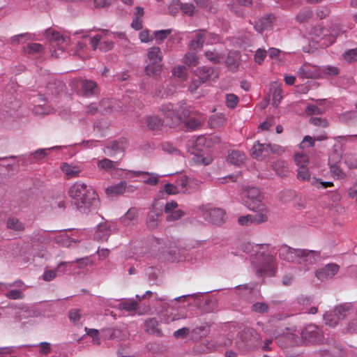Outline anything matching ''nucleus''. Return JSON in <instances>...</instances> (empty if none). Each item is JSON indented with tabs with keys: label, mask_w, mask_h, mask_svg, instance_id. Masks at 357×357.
<instances>
[{
	"label": "nucleus",
	"mask_w": 357,
	"mask_h": 357,
	"mask_svg": "<svg viewBox=\"0 0 357 357\" xmlns=\"http://www.w3.org/2000/svg\"><path fill=\"white\" fill-rule=\"evenodd\" d=\"M68 195L76 208L83 213H89L98 202V195L95 190L81 181L75 182L69 188Z\"/></svg>",
	"instance_id": "nucleus-1"
},
{
	"label": "nucleus",
	"mask_w": 357,
	"mask_h": 357,
	"mask_svg": "<svg viewBox=\"0 0 357 357\" xmlns=\"http://www.w3.org/2000/svg\"><path fill=\"white\" fill-rule=\"evenodd\" d=\"M281 259L299 264H313L320 259L319 252L305 249H294L283 245L278 250Z\"/></svg>",
	"instance_id": "nucleus-2"
},
{
	"label": "nucleus",
	"mask_w": 357,
	"mask_h": 357,
	"mask_svg": "<svg viewBox=\"0 0 357 357\" xmlns=\"http://www.w3.org/2000/svg\"><path fill=\"white\" fill-rule=\"evenodd\" d=\"M263 194L256 187L248 188L244 190L242 196L243 204L250 210L259 213H268L266 206L262 202Z\"/></svg>",
	"instance_id": "nucleus-3"
},
{
	"label": "nucleus",
	"mask_w": 357,
	"mask_h": 357,
	"mask_svg": "<svg viewBox=\"0 0 357 357\" xmlns=\"http://www.w3.org/2000/svg\"><path fill=\"white\" fill-rule=\"evenodd\" d=\"M146 57L149 63L144 68L146 75L153 76L160 74L162 69L161 62L163 59V55L159 47L153 46L148 49Z\"/></svg>",
	"instance_id": "nucleus-4"
},
{
	"label": "nucleus",
	"mask_w": 357,
	"mask_h": 357,
	"mask_svg": "<svg viewBox=\"0 0 357 357\" xmlns=\"http://www.w3.org/2000/svg\"><path fill=\"white\" fill-rule=\"evenodd\" d=\"M351 314V304L344 303L336 306L333 310L324 314V320L326 325L334 327L338 322L348 317Z\"/></svg>",
	"instance_id": "nucleus-5"
},
{
	"label": "nucleus",
	"mask_w": 357,
	"mask_h": 357,
	"mask_svg": "<svg viewBox=\"0 0 357 357\" xmlns=\"http://www.w3.org/2000/svg\"><path fill=\"white\" fill-rule=\"evenodd\" d=\"M160 111L164 115L165 119L164 121H165L166 124L170 127H175L178 126L182 121V117L180 114L181 111L175 107L171 103H167L162 105ZM182 114H185L184 112H181Z\"/></svg>",
	"instance_id": "nucleus-6"
},
{
	"label": "nucleus",
	"mask_w": 357,
	"mask_h": 357,
	"mask_svg": "<svg viewBox=\"0 0 357 357\" xmlns=\"http://www.w3.org/2000/svg\"><path fill=\"white\" fill-rule=\"evenodd\" d=\"M297 75L303 79H317L321 77V70L317 66L305 63L298 70Z\"/></svg>",
	"instance_id": "nucleus-7"
},
{
	"label": "nucleus",
	"mask_w": 357,
	"mask_h": 357,
	"mask_svg": "<svg viewBox=\"0 0 357 357\" xmlns=\"http://www.w3.org/2000/svg\"><path fill=\"white\" fill-rule=\"evenodd\" d=\"M303 339L310 343H319L321 341L322 333L315 325H308L302 331Z\"/></svg>",
	"instance_id": "nucleus-8"
},
{
	"label": "nucleus",
	"mask_w": 357,
	"mask_h": 357,
	"mask_svg": "<svg viewBox=\"0 0 357 357\" xmlns=\"http://www.w3.org/2000/svg\"><path fill=\"white\" fill-rule=\"evenodd\" d=\"M51 35L50 37V43L52 47L55 48L58 47V50H55L52 55L55 56L56 57L59 56V53L57 51L62 52L65 46L68 45V39L61 34L59 32L56 31H50Z\"/></svg>",
	"instance_id": "nucleus-9"
},
{
	"label": "nucleus",
	"mask_w": 357,
	"mask_h": 357,
	"mask_svg": "<svg viewBox=\"0 0 357 357\" xmlns=\"http://www.w3.org/2000/svg\"><path fill=\"white\" fill-rule=\"evenodd\" d=\"M195 73L202 83L210 81L215 82L219 77V73L215 68L207 66L197 68Z\"/></svg>",
	"instance_id": "nucleus-10"
},
{
	"label": "nucleus",
	"mask_w": 357,
	"mask_h": 357,
	"mask_svg": "<svg viewBox=\"0 0 357 357\" xmlns=\"http://www.w3.org/2000/svg\"><path fill=\"white\" fill-rule=\"evenodd\" d=\"M340 155L336 152L331 154L328 158L330 172L333 178L338 179L343 178L345 176V174L337 165L340 160Z\"/></svg>",
	"instance_id": "nucleus-11"
},
{
	"label": "nucleus",
	"mask_w": 357,
	"mask_h": 357,
	"mask_svg": "<svg viewBox=\"0 0 357 357\" xmlns=\"http://www.w3.org/2000/svg\"><path fill=\"white\" fill-rule=\"evenodd\" d=\"M275 271L274 257L272 255H266L264 257L263 261L261 263L257 273L261 276H272Z\"/></svg>",
	"instance_id": "nucleus-12"
},
{
	"label": "nucleus",
	"mask_w": 357,
	"mask_h": 357,
	"mask_svg": "<svg viewBox=\"0 0 357 357\" xmlns=\"http://www.w3.org/2000/svg\"><path fill=\"white\" fill-rule=\"evenodd\" d=\"M61 169L66 179H72L79 177L83 168L79 165L63 162L61 165Z\"/></svg>",
	"instance_id": "nucleus-13"
},
{
	"label": "nucleus",
	"mask_w": 357,
	"mask_h": 357,
	"mask_svg": "<svg viewBox=\"0 0 357 357\" xmlns=\"http://www.w3.org/2000/svg\"><path fill=\"white\" fill-rule=\"evenodd\" d=\"M99 112L102 114H109L118 112L121 109L119 100L114 99H103L99 104Z\"/></svg>",
	"instance_id": "nucleus-14"
},
{
	"label": "nucleus",
	"mask_w": 357,
	"mask_h": 357,
	"mask_svg": "<svg viewBox=\"0 0 357 357\" xmlns=\"http://www.w3.org/2000/svg\"><path fill=\"white\" fill-rule=\"evenodd\" d=\"M128 147V142L125 138H121L112 142L105 150V153L109 156H113L117 153H123Z\"/></svg>",
	"instance_id": "nucleus-15"
},
{
	"label": "nucleus",
	"mask_w": 357,
	"mask_h": 357,
	"mask_svg": "<svg viewBox=\"0 0 357 357\" xmlns=\"http://www.w3.org/2000/svg\"><path fill=\"white\" fill-rule=\"evenodd\" d=\"M339 271V266L335 264H328L316 271V277L321 280L332 278Z\"/></svg>",
	"instance_id": "nucleus-16"
},
{
	"label": "nucleus",
	"mask_w": 357,
	"mask_h": 357,
	"mask_svg": "<svg viewBox=\"0 0 357 357\" xmlns=\"http://www.w3.org/2000/svg\"><path fill=\"white\" fill-rule=\"evenodd\" d=\"M102 36L101 35H96L91 38L90 45L93 50H96L98 47L100 51L107 52L114 47V44L112 41L102 40Z\"/></svg>",
	"instance_id": "nucleus-17"
},
{
	"label": "nucleus",
	"mask_w": 357,
	"mask_h": 357,
	"mask_svg": "<svg viewBox=\"0 0 357 357\" xmlns=\"http://www.w3.org/2000/svg\"><path fill=\"white\" fill-rule=\"evenodd\" d=\"M135 188L132 185L127 186L126 181H120L117 184L107 187L105 189V192L107 195H123L126 190L128 192H134Z\"/></svg>",
	"instance_id": "nucleus-18"
},
{
	"label": "nucleus",
	"mask_w": 357,
	"mask_h": 357,
	"mask_svg": "<svg viewBox=\"0 0 357 357\" xmlns=\"http://www.w3.org/2000/svg\"><path fill=\"white\" fill-rule=\"evenodd\" d=\"M268 215L265 213H258L255 215H248L241 216L238 219V222L241 225H248L250 223L259 224L266 222Z\"/></svg>",
	"instance_id": "nucleus-19"
},
{
	"label": "nucleus",
	"mask_w": 357,
	"mask_h": 357,
	"mask_svg": "<svg viewBox=\"0 0 357 357\" xmlns=\"http://www.w3.org/2000/svg\"><path fill=\"white\" fill-rule=\"evenodd\" d=\"M275 16L269 14L260 18L255 24V29L257 32L261 33L264 31L271 29Z\"/></svg>",
	"instance_id": "nucleus-20"
},
{
	"label": "nucleus",
	"mask_w": 357,
	"mask_h": 357,
	"mask_svg": "<svg viewBox=\"0 0 357 357\" xmlns=\"http://www.w3.org/2000/svg\"><path fill=\"white\" fill-rule=\"evenodd\" d=\"M205 215V218L214 225H220L225 220V213L221 208L211 209Z\"/></svg>",
	"instance_id": "nucleus-21"
},
{
	"label": "nucleus",
	"mask_w": 357,
	"mask_h": 357,
	"mask_svg": "<svg viewBox=\"0 0 357 357\" xmlns=\"http://www.w3.org/2000/svg\"><path fill=\"white\" fill-rule=\"evenodd\" d=\"M206 31L205 30L202 29L197 31L189 44L190 48L195 51L201 50L206 40Z\"/></svg>",
	"instance_id": "nucleus-22"
},
{
	"label": "nucleus",
	"mask_w": 357,
	"mask_h": 357,
	"mask_svg": "<svg viewBox=\"0 0 357 357\" xmlns=\"http://www.w3.org/2000/svg\"><path fill=\"white\" fill-rule=\"evenodd\" d=\"M128 172L132 174L133 176H142V181L146 184L155 185L158 183V176L155 174L146 172L130 170H128Z\"/></svg>",
	"instance_id": "nucleus-23"
},
{
	"label": "nucleus",
	"mask_w": 357,
	"mask_h": 357,
	"mask_svg": "<svg viewBox=\"0 0 357 357\" xmlns=\"http://www.w3.org/2000/svg\"><path fill=\"white\" fill-rule=\"evenodd\" d=\"M164 121L155 115H149L145 117L144 123L148 130L158 131L161 130Z\"/></svg>",
	"instance_id": "nucleus-24"
},
{
	"label": "nucleus",
	"mask_w": 357,
	"mask_h": 357,
	"mask_svg": "<svg viewBox=\"0 0 357 357\" xmlns=\"http://www.w3.org/2000/svg\"><path fill=\"white\" fill-rule=\"evenodd\" d=\"M245 155L238 150H232L229 152L227 161L236 166H240L245 160Z\"/></svg>",
	"instance_id": "nucleus-25"
},
{
	"label": "nucleus",
	"mask_w": 357,
	"mask_h": 357,
	"mask_svg": "<svg viewBox=\"0 0 357 357\" xmlns=\"http://www.w3.org/2000/svg\"><path fill=\"white\" fill-rule=\"evenodd\" d=\"M268 154V146L266 144H261L257 142L252 146L251 155L256 159H262Z\"/></svg>",
	"instance_id": "nucleus-26"
},
{
	"label": "nucleus",
	"mask_w": 357,
	"mask_h": 357,
	"mask_svg": "<svg viewBox=\"0 0 357 357\" xmlns=\"http://www.w3.org/2000/svg\"><path fill=\"white\" fill-rule=\"evenodd\" d=\"M69 264H70V262L61 261L58 264L55 270H45L43 275V280L47 282L52 281L56 277L57 272L65 273L66 270L64 266Z\"/></svg>",
	"instance_id": "nucleus-27"
},
{
	"label": "nucleus",
	"mask_w": 357,
	"mask_h": 357,
	"mask_svg": "<svg viewBox=\"0 0 357 357\" xmlns=\"http://www.w3.org/2000/svg\"><path fill=\"white\" fill-rule=\"evenodd\" d=\"M206 58L213 63H219L224 59V54L215 48L209 49L204 53Z\"/></svg>",
	"instance_id": "nucleus-28"
},
{
	"label": "nucleus",
	"mask_w": 357,
	"mask_h": 357,
	"mask_svg": "<svg viewBox=\"0 0 357 357\" xmlns=\"http://www.w3.org/2000/svg\"><path fill=\"white\" fill-rule=\"evenodd\" d=\"M273 169L280 177H286L289 174L287 164L284 160H278L272 165Z\"/></svg>",
	"instance_id": "nucleus-29"
},
{
	"label": "nucleus",
	"mask_w": 357,
	"mask_h": 357,
	"mask_svg": "<svg viewBox=\"0 0 357 357\" xmlns=\"http://www.w3.org/2000/svg\"><path fill=\"white\" fill-rule=\"evenodd\" d=\"M349 320L347 322V332L357 333V309L354 311L351 305V314H348Z\"/></svg>",
	"instance_id": "nucleus-30"
},
{
	"label": "nucleus",
	"mask_w": 357,
	"mask_h": 357,
	"mask_svg": "<svg viewBox=\"0 0 357 357\" xmlns=\"http://www.w3.org/2000/svg\"><path fill=\"white\" fill-rule=\"evenodd\" d=\"M137 209L135 208H131L123 217H121V221L124 225L133 224L137 221Z\"/></svg>",
	"instance_id": "nucleus-31"
},
{
	"label": "nucleus",
	"mask_w": 357,
	"mask_h": 357,
	"mask_svg": "<svg viewBox=\"0 0 357 357\" xmlns=\"http://www.w3.org/2000/svg\"><path fill=\"white\" fill-rule=\"evenodd\" d=\"M6 227L8 229L14 230L15 231H22L24 230V225L20 221L19 219L15 217L8 218L6 221Z\"/></svg>",
	"instance_id": "nucleus-32"
},
{
	"label": "nucleus",
	"mask_w": 357,
	"mask_h": 357,
	"mask_svg": "<svg viewBox=\"0 0 357 357\" xmlns=\"http://www.w3.org/2000/svg\"><path fill=\"white\" fill-rule=\"evenodd\" d=\"M203 121L204 118L202 116L190 117L186 121L185 126L188 130H195L202 126Z\"/></svg>",
	"instance_id": "nucleus-33"
},
{
	"label": "nucleus",
	"mask_w": 357,
	"mask_h": 357,
	"mask_svg": "<svg viewBox=\"0 0 357 357\" xmlns=\"http://www.w3.org/2000/svg\"><path fill=\"white\" fill-rule=\"evenodd\" d=\"M139 307L138 303L134 300H126L119 303V308L128 312H136Z\"/></svg>",
	"instance_id": "nucleus-34"
},
{
	"label": "nucleus",
	"mask_w": 357,
	"mask_h": 357,
	"mask_svg": "<svg viewBox=\"0 0 357 357\" xmlns=\"http://www.w3.org/2000/svg\"><path fill=\"white\" fill-rule=\"evenodd\" d=\"M161 214L160 212L155 210H151L148 214L146 225L151 229L157 227L158 225V217Z\"/></svg>",
	"instance_id": "nucleus-35"
},
{
	"label": "nucleus",
	"mask_w": 357,
	"mask_h": 357,
	"mask_svg": "<svg viewBox=\"0 0 357 357\" xmlns=\"http://www.w3.org/2000/svg\"><path fill=\"white\" fill-rule=\"evenodd\" d=\"M146 331L151 334H159L158 322L155 318L148 319L145 321Z\"/></svg>",
	"instance_id": "nucleus-36"
},
{
	"label": "nucleus",
	"mask_w": 357,
	"mask_h": 357,
	"mask_svg": "<svg viewBox=\"0 0 357 357\" xmlns=\"http://www.w3.org/2000/svg\"><path fill=\"white\" fill-rule=\"evenodd\" d=\"M116 163L108 158H103L97 162L98 168L100 170H103L105 172H109L114 169H115Z\"/></svg>",
	"instance_id": "nucleus-37"
},
{
	"label": "nucleus",
	"mask_w": 357,
	"mask_h": 357,
	"mask_svg": "<svg viewBox=\"0 0 357 357\" xmlns=\"http://www.w3.org/2000/svg\"><path fill=\"white\" fill-rule=\"evenodd\" d=\"M82 87L84 95L89 96L96 93L97 84L92 80H85L82 82Z\"/></svg>",
	"instance_id": "nucleus-38"
},
{
	"label": "nucleus",
	"mask_w": 357,
	"mask_h": 357,
	"mask_svg": "<svg viewBox=\"0 0 357 357\" xmlns=\"http://www.w3.org/2000/svg\"><path fill=\"white\" fill-rule=\"evenodd\" d=\"M43 50V47L39 43H29L24 47V52L28 54H35Z\"/></svg>",
	"instance_id": "nucleus-39"
},
{
	"label": "nucleus",
	"mask_w": 357,
	"mask_h": 357,
	"mask_svg": "<svg viewBox=\"0 0 357 357\" xmlns=\"http://www.w3.org/2000/svg\"><path fill=\"white\" fill-rule=\"evenodd\" d=\"M294 161L298 167L301 166L307 167L309 163V158L305 153H296L294 154Z\"/></svg>",
	"instance_id": "nucleus-40"
},
{
	"label": "nucleus",
	"mask_w": 357,
	"mask_h": 357,
	"mask_svg": "<svg viewBox=\"0 0 357 357\" xmlns=\"http://www.w3.org/2000/svg\"><path fill=\"white\" fill-rule=\"evenodd\" d=\"M225 118L224 114H218L213 116L209 120V124L211 128H218L225 123Z\"/></svg>",
	"instance_id": "nucleus-41"
},
{
	"label": "nucleus",
	"mask_w": 357,
	"mask_h": 357,
	"mask_svg": "<svg viewBox=\"0 0 357 357\" xmlns=\"http://www.w3.org/2000/svg\"><path fill=\"white\" fill-rule=\"evenodd\" d=\"M238 101V97L234 93H227L225 96V105L229 109H234Z\"/></svg>",
	"instance_id": "nucleus-42"
},
{
	"label": "nucleus",
	"mask_w": 357,
	"mask_h": 357,
	"mask_svg": "<svg viewBox=\"0 0 357 357\" xmlns=\"http://www.w3.org/2000/svg\"><path fill=\"white\" fill-rule=\"evenodd\" d=\"M312 17V11L308 8L301 10L296 15V20L300 23L307 22Z\"/></svg>",
	"instance_id": "nucleus-43"
},
{
	"label": "nucleus",
	"mask_w": 357,
	"mask_h": 357,
	"mask_svg": "<svg viewBox=\"0 0 357 357\" xmlns=\"http://www.w3.org/2000/svg\"><path fill=\"white\" fill-rule=\"evenodd\" d=\"M183 62L188 66H195L199 63V59L195 53L188 52L183 57Z\"/></svg>",
	"instance_id": "nucleus-44"
},
{
	"label": "nucleus",
	"mask_w": 357,
	"mask_h": 357,
	"mask_svg": "<svg viewBox=\"0 0 357 357\" xmlns=\"http://www.w3.org/2000/svg\"><path fill=\"white\" fill-rule=\"evenodd\" d=\"M54 241L63 247H69L72 241L69 236L66 234H59L54 237Z\"/></svg>",
	"instance_id": "nucleus-45"
},
{
	"label": "nucleus",
	"mask_w": 357,
	"mask_h": 357,
	"mask_svg": "<svg viewBox=\"0 0 357 357\" xmlns=\"http://www.w3.org/2000/svg\"><path fill=\"white\" fill-rule=\"evenodd\" d=\"M172 75L174 77L180 78L181 80H185L188 76V71L185 66H178L172 69Z\"/></svg>",
	"instance_id": "nucleus-46"
},
{
	"label": "nucleus",
	"mask_w": 357,
	"mask_h": 357,
	"mask_svg": "<svg viewBox=\"0 0 357 357\" xmlns=\"http://www.w3.org/2000/svg\"><path fill=\"white\" fill-rule=\"evenodd\" d=\"M297 178L300 181H309L310 174L307 167L301 166L297 169Z\"/></svg>",
	"instance_id": "nucleus-47"
},
{
	"label": "nucleus",
	"mask_w": 357,
	"mask_h": 357,
	"mask_svg": "<svg viewBox=\"0 0 357 357\" xmlns=\"http://www.w3.org/2000/svg\"><path fill=\"white\" fill-rule=\"evenodd\" d=\"M82 314L78 309H73L68 312V318L70 321L75 325H77L80 322Z\"/></svg>",
	"instance_id": "nucleus-48"
},
{
	"label": "nucleus",
	"mask_w": 357,
	"mask_h": 357,
	"mask_svg": "<svg viewBox=\"0 0 357 357\" xmlns=\"http://www.w3.org/2000/svg\"><path fill=\"white\" fill-rule=\"evenodd\" d=\"M34 113L40 115H47L53 113L54 109L48 105H37L33 109Z\"/></svg>",
	"instance_id": "nucleus-49"
},
{
	"label": "nucleus",
	"mask_w": 357,
	"mask_h": 357,
	"mask_svg": "<svg viewBox=\"0 0 357 357\" xmlns=\"http://www.w3.org/2000/svg\"><path fill=\"white\" fill-rule=\"evenodd\" d=\"M268 310V305L265 303L257 302L252 306V310L257 313H266Z\"/></svg>",
	"instance_id": "nucleus-50"
},
{
	"label": "nucleus",
	"mask_w": 357,
	"mask_h": 357,
	"mask_svg": "<svg viewBox=\"0 0 357 357\" xmlns=\"http://www.w3.org/2000/svg\"><path fill=\"white\" fill-rule=\"evenodd\" d=\"M180 8L183 13L189 16H192L195 11V6L190 3H181Z\"/></svg>",
	"instance_id": "nucleus-51"
},
{
	"label": "nucleus",
	"mask_w": 357,
	"mask_h": 357,
	"mask_svg": "<svg viewBox=\"0 0 357 357\" xmlns=\"http://www.w3.org/2000/svg\"><path fill=\"white\" fill-rule=\"evenodd\" d=\"M312 297L311 296H307L304 295H301L297 298V302L299 305L301 306V307H307L308 308L309 305L312 302Z\"/></svg>",
	"instance_id": "nucleus-52"
},
{
	"label": "nucleus",
	"mask_w": 357,
	"mask_h": 357,
	"mask_svg": "<svg viewBox=\"0 0 357 357\" xmlns=\"http://www.w3.org/2000/svg\"><path fill=\"white\" fill-rule=\"evenodd\" d=\"M310 123L315 126H319L321 128H326L328 126V122L326 119H322L320 117H311L310 119Z\"/></svg>",
	"instance_id": "nucleus-53"
},
{
	"label": "nucleus",
	"mask_w": 357,
	"mask_h": 357,
	"mask_svg": "<svg viewBox=\"0 0 357 357\" xmlns=\"http://www.w3.org/2000/svg\"><path fill=\"white\" fill-rule=\"evenodd\" d=\"M172 33V29H164L154 31V36L156 40L163 41Z\"/></svg>",
	"instance_id": "nucleus-54"
},
{
	"label": "nucleus",
	"mask_w": 357,
	"mask_h": 357,
	"mask_svg": "<svg viewBox=\"0 0 357 357\" xmlns=\"http://www.w3.org/2000/svg\"><path fill=\"white\" fill-rule=\"evenodd\" d=\"M344 58L349 63L357 61V49H352L346 52L344 54Z\"/></svg>",
	"instance_id": "nucleus-55"
},
{
	"label": "nucleus",
	"mask_w": 357,
	"mask_h": 357,
	"mask_svg": "<svg viewBox=\"0 0 357 357\" xmlns=\"http://www.w3.org/2000/svg\"><path fill=\"white\" fill-rule=\"evenodd\" d=\"M185 215L184 212L181 210H175L169 213L166 219L167 221H175L181 218Z\"/></svg>",
	"instance_id": "nucleus-56"
},
{
	"label": "nucleus",
	"mask_w": 357,
	"mask_h": 357,
	"mask_svg": "<svg viewBox=\"0 0 357 357\" xmlns=\"http://www.w3.org/2000/svg\"><path fill=\"white\" fill-rule=\"evenodd\" d=\"M6 296L9 299L16 300L22 299L24 294L19 290H10L6 293Z\"/></svg>",
	"instance_id": "nucleus-57"
},
{
	"label": "nucleus",
	"mask_w": 357,
	"mask_h": 357,
	"mask_svg": "<svg viewBox=\"0 0 357 357\" xmlns=\"http://www.w3.org/2000/svg\"><path fill=\"white\" fill-rule=\"evenodd\" d=\"M161 148L164 152H167L170 154H178L179 151L174 147L169 142H164L161 144Z\"/></svg>",
	"instance_id": "nucleus-58"
},
{
	"label": "nucleus",
	"mask_w": 357,
	"mask_h": 357,
	"mask_svg": "<svg viewBox=\"0 0 357 357\" xmlns=\"http://www.w3.org/2000/svg\"><path fill=\"white\" fill-rule=\"evenodd\" d=\"M311 183L314 186L319 188V185H321L324 188L333 187L334 185L333 182L321 181L320 179L316 178H312Z\"/></svg>",
	"instance_id": "nucleus-59"
},
{
	"label": "nucleus",
	"mask_w": 357,
	"mask_h": 357,
	"mask_svg": "<svg viewBox=\"0 0 357 357\" xmlns=\"http://www.w3.org/2000/svg\"><path fill=\"white\" fill-rule=\"evenodd\" d=\"M300 146H301V148H302V149H305L307 147H312L314 146V139L312 137H310L309 135H306L304 137Z\"/></svg>",
	"instance_id": "nucleus-60"
},
{
	"label": "nucleus",
	"mask_w": 357,
	"mask_h": 357,
	"mask_svg": "<svg viewBox=\"0 0 357 357\" xmlns=\"http://www.w3.org/2000/svg\"><path fill=\"white\" fill-rule=\"evenodd\" d=\"M46 149H39L31 153L32 160H40L47 155Z\"/></svg>",
	"instance_id": "nucleus-61"
},
{
	"label": "nucleus",
	"mask_w": 357,
	"mask_h": 357,
	"mask_svg": "<svg viewBox=\"0 0 357 357\" xmlns=\"http://www.w3.org/2000/svg\"><path fill=\"white\" fill-rule=\"evenodd\" d=\"M305 113L307 114V115H314V114H321L322 113V110L319 108L317 105H309L305 110Z\"/></svg>",
	"instance_id": "nucleus-62"
},
{
	"label": "nucleus",
	"mask_w": 357,
	"mask_h": 357,
	"mask_svg": "<svg viewBox=\"0 0 357 357\" xmlns=\"http://www.w3.org/2000/svg\"><path fill=\"white\" fill-rule=\"evenodd\" d=\"M266 56V52L264 50L258 49L255 54V61L261 64Z\"/></svg>",
	"instance_id": "nucleus-63"
},
{
	"label": "nucleus",
	"mask_w": 357,
	"mask_h": 357,
	"mask_svg": "<svg viewBox=\"0 0 357 357\" xmlns=\"http://www.w3.org/2000/svg\"><path fill=\"white\" fill-rule=\"evenodd\" d=\"M344 162L349 168H357V158H353L349 155H344Z\"/></svg>",
	"instance_id": "nucleus-64"
}]
</instances>
